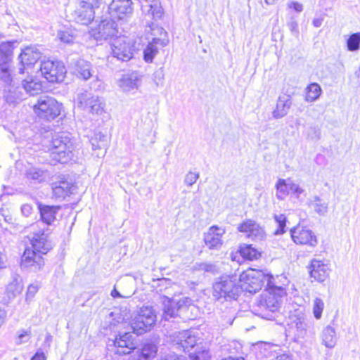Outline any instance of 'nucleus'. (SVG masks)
I'll list each match as a JSON object with an SVG mask.
<instances>
[{
	"label": "nucleus",
	"mask_w": 360,
	"mask_h": 360,
	"mask_svg": "<svg viewBox=\"0 0 360 360\" xmlns=\"http://www.w3.org/2000/svg\"><path fill=\"white\" fill-rule=\"evenodd\" d=\"M76 102L77 107L83 110L94 115H101L104 112L105 103L98 96H94L89 91L79 93Z\"/></svg>",
	"instance_id": "nucleus-9"
},
{
	"label": "nucleus",
	"mask_w": 360,
	"mask_h": 360,
	"mask_svg": "<svg viewBox=\"0 0 360 360\" xmlns=\"http://www.w3.org/2000/svg\"><path fill=\"white\" fill-rule=\"evenodd\" d=\"M172 341L177 349L185 352H189L195 346L198 347V339L189 330L175 333Z\"/></svg>",
	"instance_id": "nucleus-15"
},
{
	"label": "nucleus",
	"mask_w": 360,
	"mask_h": 360,
	"mask_svg": "<svg viewBox=\"0 0 360 360\" xmlns=\"http://www.w3.org/2000/svg\"><path fill=\"white\" fill-rule=\"evenodd\" d=\"M142 11L155 20L160 19L162 15V8L159 0H146V4L142 5Z\"/></svg>",
	"instance_id": "nucleus-27"
},
{
	"label": "nucleus",
	"mask_w": 360,
	"mask_h": 360,
	"mask_svg": "<svg viewBox=\"0 0 360 360\" xmlns=\"http://www.w3.org/2000/svg\"><path fill=\"white\" fill-rule=\"evenodd\" d=\"M20 89H24L30 95L34 96L42 91V84L41 82L33 79L30 81L24 80Z\"/></svg>",
	"instance_id": "nucleus-36"
},
{
	"label": "nucleus",
	"mask_w": 360,
	"mask_h": 360,
	"mask_svg": "<svg viewBox=\"0 0 360 360\" xmlns=\"http://www.w3.org/2000/svg\"><path fill=\"white\" fill-rule=\"evenodd\" d=\"M26 176L30 180L41 182L46 179L47 173L45 170L32 167L27 169Z\"/></svg>",
	"instance_id": "nucleus-37"
},
{
	"label": "nucleus",
	"mask_w": 360,
	"mask_h": 360,
	"mask_svg": "<svg viewBox=\"0 0 360 360\" xmlns=\"http://www.w3.org/2000/svg\"><path fill=\"white\" fill-rule=\"evenodd\" d=\"M221 318V322L224 326L231 325L235 318V310L226 309V311L222 312Z\"/></svg>",
	"instance_id": "nucleus-44"
},
{
	"label": "nucleus",
	"mask_w": 360,
	"mask_h": 360,
	"mask_svg": "<svg viewBox=\"0 0 360 360\" xmlns=\"http://www.w3.org/2000/svg\"><path fill=\"white\" fill-rule=\"evenodd\" d=\"M199 178V174L195 172H189L185 176L184 183L191 186L193 185Z\"/></svg>",
	"instance_id": "nucleus-51"
},
{
	"label": "nucleus",
	"mask_w": 360,
	"mask_h": 360,
	"mask_svg": "<svg viewBox=\"0 0 360 360\" xmlns=\"http://www.w3.org/2000/svg\"><path fill=\"white\" fill-rule=\"evenodd\" d=\"M118 84L124 91H130L139 88L141 79L136 73L124 75L120 79Z\"/></svg>",
	"instance_id": "nucleus-26"
},
{
	"label": "nucleus",
	"mask_w": 360,
	"mask_h": 360,
	"mask_svg": "<svg viewBox=\"0 0 360 360\" xmlns=\"http://www.w3.org/2000/svg\"><path fill=\"white\" fill-rule=\"evenodd\" d=\"M41 56V52L36 46H26L22 49L20 54L18 56L20 63L22 65L19 68L20 73H24L25 68L34 65Z\"/></svg>",
	"instance_id": "nucleus-18"
},
{
	"label": "nucleus",
	"mask_w": 360,
	"mask_h": 360,
	"mask_svg": "<svg viewBox=\"0 0 360 360\" xmlns=\"http://www.w3.org/2000/svg\"><path fill=\"white\" fill-rule=\"evenodd\" d=\"M170 283V281L166 278L159 280V285H167Z\"/></svg>",
	"instance_id": "nucleus-63"
},
{
	"label": "nucleus",
	"mask_w": 360,
	"mask_h": 360,
	"mask_svg": "<svg viewBox=\"0 0 360 360\" xmlns=\"http://www.w3.org/2000/svg\"><path fill=\"white\" fill-rule=\"evenodd\" d=\"M158 360H186L185 358L182 356H179L176 354H169L165 356L161 357Z\"/></svg>",
	"instance_id": "nucleus-57"
},
{
	"label": "nucleus",
	"mask_w": 360,
	"mask_h": 360,
	"mask_svg": "<svg viewBox=\"0 0 360 360\" xmlns=\"http://www.w3.org/2000/svg\"><path fill=\"white\" fill-rule=\"evenodd\" d=\"M277 278L264 274L262 271L249 269L243 272L240 276V281L243 282L241 288L250 293H255L262 286L267 288L276 281Z\"/></svg>",
	"instance_id": "nucleus-3"
},
{
	"label": "nucleus",
	"mask_w": 360,
	"mask_h": 360,
	"mask_svg": "<svg viewBox=\"0 0 360 360\" xmlns=\"http://www.w3.org/2000/svg\"><path fill=\"white\" fill-rule=\"evenodd\" d=\"M293 242L297 245H307L314 248L318 244L315 233L305 226L297 225L290 231Z\"/></svg>",
	"instance_id": "nucleus-12"
},
{
	"label": "nucleus",
	"mask_w": 360,
	"mask_h": 360,
	"mask_svg": "<svg viewBox=\"0 0 360 360\" xmlns=\"http://www.w3.org/2000/svg\"><path fill=\"white\" fill-rule=\"evenodd\" d=\"M57 37L63 43L72 44L75 40V37L69 31L60 30L57 34Z\"/></svg>",
	"instance_id": "nucleus-47"
},
{
	"label": "nucleus",
	"mask_w": 360,
	"mask_h": 360,
	"mask_svg": "<svg viewBox=\"0 0 360 360\" xmlns=\"http://www.w3.org/2000/svg\"><path fill=\"white\" fill-rule=\"evenodd\" d=\"M6 317V311L0 307V327L4 323Z\"/></svg>",
	"instance_id": "nucleus-60"
},
{
	"label": "nucleus",
	"mask_w": 360,
	"mask_h": 360,
	"mask_svg": "<svg viewBox=\"0 0 360 360\" xmlns=\"http://www.w3.org/2000/svg\"><path fill=\"white\" fill-rule=\"evenodd\" d=\"M156 321V315L152 307H143L131 321L129 326L133 333L142 335L150 330Z\"/></svg>",
	"instance_id": "nucleus-5"
},
{
	"label": "nucleus",
	"mask_w": 360,
	"mask_h": 360,
	"mask_svg": "<svg viewBox=\"0 0 360 360\" xmlns=\"http://www.w3.org/2000/svg\"><path fill=\"white\" fill-rule=\"evenodd\" d=\"M33 212V207L30 204H24L21 206V213L22 215L28 217Z\"/></svg>",
	"instance_id": "nucleus-55"
},
{
	"label": "nucleus",
	"mask_w": 360,
	"mask_h": 360,
	"mask_svg": "<svg viewBox=\"0 0 360 360\" xmlns=\"http://www.w3.org/2000/svg\"><path fill=\"white\" fill-rule=\"evenodd\" d=\"M146 31L151 36V42L158 44L161 47H165L168 44L167 34L162 27L153 22L148 26V30Z\"/></svg>",
	"instance_id": "nucleus-21"
},
{
	"label": "nucleus",
	"mask_w": 360,
	"mask_h": 360,
	"mask_svg": "<svg viewBox=\"0 0 360 360\" xmlns=\"http://www.w3.org/2000/svg\"><path fill=\"white\" fill-rule=\"evenodd\" d=\"M196 269L203 271L205 272H214L215 270V265L210 263H199L195 266Z\"/></svg>",
	"instance_id": "nucleus-53"
},
{
	"label": "nucleus",
	"mask_w": 360,
	"mask_h": 360,
	"mask_svg": "<svg viewBox=\"0 0 360 360\" xmlns=\"http://www.w3.org/2000/svg\"><path fill=\"white\" fill-rule=\"evenodd\" d=\"M60 208V206L50 205L39 207L42 221L46 224H51L55 221L56 214Z\"/></svg>",
	"instance_id": "nucleus-32"
},
{
	"label": "nucleus",
	"mask_w": 360,
	"mask_h": 360,
	"mask_svg": "<svg viewBox=\"0 0 360 360\" xmlns=\"http://www.w3.org/2000/svg\"><path fill=\"white\" fill-rule=\"evenodd\" d=\"M30 336V330H22V332L18 335V344H22L28 342Z\"/></svg>",
	"instance_id": "nucleus-54"
},
{
	"label": "nucleus",
	"mask_w": 360,
	"mask_h": 360,
	"mask_svg": "<svg viewBox=\"0 0 360 360\" xmlns=\"http://www.w3.org/2000/svg\"><path fill=\"white\" fill-rule=\"evenodd\" d=\"M347 48L349 51H357L360 49V32L351 34L347 40Z\"/></svg>",
	"instance_id": "nucleus-40"
},
{
	"label": "nucleus",
	"mask_w": 360,
	"mask_h": 360,
	"mask_svg": "<svg viewBox=\"0 0 360 360\" xmlns=\"http://www.w3.org/2000/svg\"><path fill=\"white\" fill-rule=\"evenodd\" d=\"M52 190L55 198L64 199L66 196L72 193L74 186L71 182L61 179L52 184Z\"/></svg>",
	"instance_id": "nucleus-24"
},
{
	"label": "nucleus",
	"mask_w": 360,
	"mask_h": 360,
	"mask_svg": "<svg viewBox=\"0 0 360 360\" xmlns=\"http://www.w3.org/2000/svg\"><path fill=\"white\" fill-rule=\"evenodd\" d=\"M9 65H0V79L6 84H11L12 79L11 77Z\"/></svg>",
	"instance_id": "nucleus-49"
},
{
	"label": "nucleus",
	"mask_w": 360,
	"mask_h": 360,
	"mask_svg": "<svg viewBox=\"0 0 360 360\" xmlns=\"http://www.w3.org/2000/svg\"><path fill=\"white\" fill-rule=\"evenodd\" d=\"M22 289V279L19 276L13 277L6 286V295L8 300H11L20 295Z\"/></svg>",
	"instance_id": "nucleus-31"
},
{
	"label": "nucleus",
	"mask_w": 360,
	"mask_h": 360,
	"mask_svg": "<svg viewBox=\"0 0 360 360\" xmlns=\"http://www.w3.org/2000/svg\"><path fill=\"white\" fill-rule=\"evenodd\" d=\"M133 11L131 0H112L108 6V13L114 19H122Z\"/></svg>",
	"instance_id": "nucleus-16"
},
{
	"label": "nucleus",
	"mask_w": 360,
	"mask_h": 360,
	"mask_svg": "<svg viewBox=\"0 0 360 360\" xmlns=\"http://www.w3.org/2000/svg\"><path fill=\"white\" fill-rule=\"evenodd\" d=\"M17 41H6L0 44V65H8L11 60L14 44Z\"/></svg>",
	"instance_id": "nucleus-28"
},
{
	"label": "nucleus",
	"mask_w": 360,
	"mask_h": 360,
	"mask_svg": "<svg viewBox=\"0 0 360 360\" xmlns=\"http://www.w3.org/2000/svg\"><path fill=\"white\" fill-rule=\"evenodd\" d=\"M290 183V179H278L276 184V188L277 190L276 197L278 199L283 200L290 193L289 186Z\"/></svg>",
	"instance_id": "nucleus-35"
},
{
	"label": "nucleus",
	"mask_w": 360,
	"mask_h": 360,
	"mask_svg": "<svg viewBox=\"0 0 360 360\" xmlns=\"http://www.w3.org/2000/svg\"><path fill=\"white\" fill-rule=\"evenodd\" d=\"M290 328L294 335L295 341L304 338L307 333L308 324L303 313L290 317Z\"/></svg>",
	"instance_id": "nucleus-19"
},
{
	"label": "nucleus",
	"mask_w": 360,
	"mask_h": 360,
	"mask_svg": "<svg viewBox=\"0 0 360 360\" xmlns=\"http://www.w3.org/2000/svg\"><path fill=\"white\" fill-rule=\"evenodd\" d=\"M292 105V99L289 95L283 94L277 100L276 107L272 112V116L275 119L285 117Z\"/></svg>",
	"instance_id": "nucleus-22"
},
{
	"label": "nucleus",
	"mask_w": 360,
	"mask_h": 360,
	"mask_svg": "<svg viewBox=\"0 0 360 360\" xmlns=\"http://www.w3.org/2000/svg\"><path fill=\"white\" fill-rule=\"evenodd\" d=\"M176 305L180 310L183 308L187 307L192 304V300L188 297H182L179 299H174Z\"/></svg>",
	"instance_id": "nucleus-50"
},
{
	"label": "nucleus",
	"mask_w": 360,
	"mask_h": 360,
	"mask_svg": "<svg viewBox=\"0 0 360 360\" xmlns=\"http://www.w3.org/2000/svg\"><path fill=\"white\" fill-rule=\"evenodd\" d=\"M74 145L65 134L58 135L51 141V156L58 162L66 163L72 158Z\"/></svg>",
	"instance_id": "nucleus-4"
},
{
	"label": "nucleus",
	"mask_w": 360,
	"mask_h": 360,
	"mask_svg": "<svg viewBox=\"0 0 360 360\" xmlns=\"http://www.w3.org/2000/svg\"><path fill=\"white\" fill-rule=\"evenodd\" d=\"M60 110L59 103L55 98L47 96H40L33 105L36 115L49 121L57 117L60 114Z\"/></svg>",
	"instance_id": "nucleus-7"
},
{
	"label": "nucleus",
	"mask_w": 360,
	"mask_h": 360,
	"mask_svg": "<svg viewBox=\"0 0 360 360\" xmlns=\"http://www.w3.org/2000/svg\"><path fill=\"white\" fill-rule=\"evenodd\" d=\"M117 33V24L112 18H106L92 30V35L96 40H107Z\"/></svg>",
	"instance_id": "nucleus-13"
},
{
	"label": "nucleus",
	"mask_w": 360,
	"mask_h": 360,
	"mask_svg": "<svg viewBox=\"0 0 360 360\" xmlns=\"http://www.w3.org/2000/svg\"><path fill=\"white\" fill-rule=\"evenodd\" d=\"M191 360H210L211 358L210 352L206 349L199 350L195 353H190Z\"/></svg>",
	"instance_id": "nucleus-46"
},
{
	"label": "nucleus",
	"mask_w": 360,
	"mask_h": 360,
	"mask_svg": "<svg viewBox=\"0 0 360 360\" xmlns=\"http://www.w3.org/2000/svg\"><path fill=\"white\" fill-rule=\"evenodd\" d=\"M90 143L93 150H98L94 155L98 158L104 157L106 153V147L108 145L107 136L101 133H95L91 137Z\"/></svg>",
	"instance_id": "nucleus-25"
},
{
	"label": "nucleus",
	"mask_w": 360,
	"mask_h": 360,
	"mask_svg": "<svg viewBox=\"0 0 360 360\" xmlns=\"http://www.w3.org/2000/svg\"><path fill=\"white\" fill-rule=\"evenodd\" d=\"M321 342L327 348H333L337 342L335 329L331 326L325 327L321 334Z\"/></svg>",
	"instance_id": "nucleus-29"
},
{
	"label": "nucleus",
	"mask_w": 360,
	"mask_h": 360,
	"mask_svg": "<svg viewBox=\"0 0 360 360\" xmlns=\"http://www.w3.org/2000/svg\"><path fill=\"white\" fill-rule=\"evenodd\" d=\"M101 4L102 0H79L72 18L76 22L87 25L95 18V9Z\"/></svg>",
	"instance_id": "nucleus-6"
},
{
	"label": "nucleus",
	"mask_w": 360,
	"mask_h": 360,
	"mask_svg": "<svg viewBox=\"0 0 360 360\" xmlns=\"http://www.w3.org/2000/svg\"><path fill=\"white\" fill-rule=\"evenodd\" d=\"M240 253L243 257L250 260L257 259L258 255V252L251 245L241 248Z\"/></svg>",
	"instance_id": "nucleus-45"
},
{
	"label": "nucleus",
	"mask_w": 360,
	"mask_h": 360,
	"mask_svg": "<svg viewBox=\"0 0 360 360\" xmlns=\"http://www.w3.org/2000/svg\"><path fill=\"white\" fill-rule=\"evenodd\" d=\"M33 232L27 236L32 248H26L22 257L21 266L25 268L32 267L34 271L39 270L44 266L42 255L46 254L52 248L48 239V235L43 230H37L36 225L32 226Z\"/></svg>",
	"instance_id": "nucleus-1"
},
{
	"label": "nucleus",
	"mask_w": 360,
	"mask_h": 360,
	"mask_svg": "<svg viewBox=\"0 0 360 360\" xmlns=\"http://www.w3.org/2000/svg\"><path fill=\"white\" fill-rule=\"evenodd\" d=\"M324 307V302L321 298L316 297L314 300L312 311L316 319L319 320L321 318Z\"/></svg>",
	"instance_id": "nucleus-42"
},
{
	"label": "nucleus",
	"mask_w": 360,
	"mask_h": 360,
	"mask_svg": "<svg viewBox=\"0 0 360 360\" xmlns=\"http://www.w3.org/2000/svg\"><path fill=\"white\" fill-rule=\"evenodd\" d=\"M247 237L257 242L262 241L265 238V232L264 229L255 222L254 229L250 233L247 235Z\"/></svg>",
	"instance_id": "nucleus-41"
},
{
	"label": "nucleus",
	"mask_w": 360,
	"mask_h": 360,
	"mask_svg": "<svg viewBox=\"0 0 360 360\" xmlns=\"http://www.w3.org/2000/svg\"><path fill=\"white\" fill-rule=\"evenodd\" d=\"M41 75L49 82H61L63 81L66 68L61 61L45 60L42 61L40 66Z\"/></svg>",
	"instance_id": "nucleus-10"
},
{
	"label": "nucleus",
	"mask_w": 360,
	"mask_h": 360,
	"mask_svg": "<svg viewBox=\"0 0 360 360\" xmlns=\"http://www.w3.org/2000/svg\"><path fill=\"white\" fill-rule=\"evenodd\" d=\"M158 44L149 41L146 48L143 51V59L147 63H152L153 58L158 53L159 51Z\"/></svg>",
	"instance_id": "nucleus-39"
},
{
	"label": "nucleus",
	"mask_w": 360,
	"mask_h": 360,
	"mask_svg": "<svg viewBox=\"0 0 360 360\" xmlns=\"http://www.w3.org/2000/svg\"><path fill=\"white\" fill-rule=\"evenodd\" d=\"M37 286L34 285H30L27 289V294L33 296L37 292Z\"/></svg>",
	"instance_id": "nucleus-59"
},
{
	"label": "nucleus",
	"mask_w": 360,
	"mask_h": 360,
	"mask_svg": "<svg viewBox=\"0 0 360 360\" xmlns=\"http://www.w3.org/2000/svg\"><path fill=\"white\" fill-rule=\"evenodd\" d=\"M308 205L319 216H326L328 212V202L318 195H314L310 199Z\"/></svg>",
	"instance_id": "nucleus-30"
},
{
	"label": "nucleus",
	"mask_w": 360,
	"mask_h": 360,
	"mask_svg": "<svg viewBox=\"0 0 360 360\" xmlns=\"http://www.w3.org/2000/svg\"><path fill=\"white\" fill-rule=\"evenodd\" d=\"M289 186L290 193L293 194L296 198H299L300 195L304 192V190L302 188H301L298 184L294 183L292 180Z\"/></svg>",
	"instance_id": "nucleus-52"
},
{
	"label": "nucleus",
	"mask_w": 360,
	"mask_h": 360,
	"mask_svg": "<svg viewBox=\"0 0 360 360\" xmlns=\"http://www.w3.org/2000/svg\"><path fill=\"white\" fill-rule=\"evenodd\" d=\"M225 229L217 226H211L204 234L205 245L210 250H219L223 245L222 236Z\"/></svg>",
	"instance_id": "nucleus-17"
},
{
	"label": "nucleus",
	"mask_w": 360,
	"mask_h": 360,
	"mask_svg": "<svg viewBox=\"0 0 360 360\" xmlns=\"http://www.w3.org/2000/svg\"><path fill=\"white\" fill-rule=\"evenodd\" d=\"M76 72L78 77L86 80L92 76L90 63L79 60L77 63Z\"/></svg>",
	"instance_id": "nucleus-33"
},
{
	"label": "nucleus",
	"mask_w": 360,
	"mask_h": 360,
	"mask_svg": "<svg viewBox=\"0 0 360 360\" xmlns=\"http://www.w3.org/2000/svg\"><path fill=\"white\" fill-rule=\"evenodd\" d=\"M212 295L217 300H236L240 292V287L236 281L229 276H222L212 286Z\"/></svg>",
	"instance_id": "nucleus-8"
},
{
	"label": "nucleus",
	"mask_w": 360,
	"mask_h": 360,
	"mask_svg": "<svg viewBox=\"0 0 360 360\" xmlns=\"http://www.w3.org/2000/svg\"><path fill=\"white\" fill-rule=\"evenodd\" d=\"M285 295L283 287L278 285L276 281L268 287L260 297L257 304V314L263 319L271 320L281 306V298Z\"/></svg>",
	"instance_id": "nucleus-2"
},
{
	"label": "nucleus",
	"mask_w": 360,
	"mask_h": 360,
	"mask_svg": "<svg viewBox=\"0 0 360 360\" xmlns=\"http://www.w3.org/2000/svg\"><path fill=\"white\" fill-rule=\"evenodd\" d=\"M115 352L120 355L129 354L136 347L134 338L129 332L119 333L113 342Z\"/></svg>",
	"instance_id": "nucleus-14"
},
{
	"label": "nucleus",
	"mask_w": 360,
	"mask_h": 360,
	"mask_svg": "<svg viewBox=\"0 0 360 360\" xmlns=\"http://www.w3.org/2000/svg\"><path fill=\"white\" fill-rule=\"evenodd\" d=\"M255 221L248 219L238 225V230L240 232L246 233L247 235L250 233L255 227Z\"/></svg>",
	"instance_id": "nucleus-48"
},
{
	"label": "nucleus",
	"mask_w": 360,
	"mask_h": 360,
	"mask_svg": "<svg viewBox=\"0 0 360 360\" xmlns=\"http://www.w3.org/2000/svg\"><path fill=\"white\" fill-rule=\"evenodd\" d=\"M112 53L122 61H128L133 56V45L131 40L124 36L113 39L111 44Z\"/></svg>",
	"instance_id": "nucleus-11"
},
{
	"label": "nucleus",
	"mask_w": 360,
	"mask_h": 360,
	"mask_svg": "<svg viewBox=\"0 0 360 360\" xmlns=\"http://www.w3.org/2000/svg\"><path fill=\"white\" fill-rule=\"evenodd\" d=\"M321 94V88L317 83H311L307 87L305 101L314 102L316 101Z\"/></svg>",
	"instance_id": "nucleus-38"
},
{
	"label": "nucleus",
	"mask_w": 360,
	"mask_h": 360,
	"mask_svg": "<svg viewBox=\"0 0 360 360\" xmlns=\"http://www.w3.org/2000/svg\"><path fill=\"white\" fill-rule=\"evenodd\" d=\"M155 79H158V82L155 81L157 85H158L159 83H162V79H163V74H162V71L156 72L155 73Z\"/></svg>",
	"instance_id": "nucleus-61"
},
{
	"label": "nucleus",
	"mask_w": 360,
	"mask_h": 360,
	"mask_svg": "<svg viewBox=\"0 0 360 360\" xmlns=\"http://www.w3.org/2000/svg\"><path fill=\"white\" fill-rule=\"evenodd\" d=\"M309 269L311 277L319 282L324 281L328 277L330 271L328 264L315 259L311 260Z\"/></svg>",
	"instance_id": "nucleus-20"
},
{
	"label": "nucleus",
	"mask_w": 360,
	"mask_h": 360,
	"mask_svg": "<svg viewBox=\"0 0 360 360\" xmlns=\"http://www.w3.org/2000/svg\"><path fill=\"white\" fill-rule=\"evenodd\" d=\"M31 360H46V356L43 352H37Z\"/></svg>",
	"instance_id": "nucleus-58"
},
{
	"label": "nucleus",
	"mask_w": 360,
	"mask_h": 360,
	"mask_svg": "<svg viewBox=\"0 0 360 360\" xmlns=\"http://www.w3.org/2000/svg\"><path fill=\"white\" fill-rule=\"evenodd\" d=\"M6 257L0 252V269H4L6 266Z\"/></svg>",
	"instance_id": "nucleus-62"
},
{
	"label": "nucleus",
	"mask_w": 360,
	"mask_h": 360,
	"mask_svg": "<svg viewBox=\"0 0 360 360\" xmlns=\"http://www.w3.org/2000/svg\"><path fill=\"white\" fill-rule=\"evenodd\" d=\"M289 8H293L297 12H302L303 10V5L297 1H292L288 4Z\"/></svg>",
	"instance_id": "nucleus-56"
},
{
	"label": "nucleus",
	"mask_w": 360,
	"mask_h": 360,
	"mask_svg": "<svg viewBox=\"0 0 360 360\" xmlns=\"http://www.w3.org/2000/svg\"><path fill=\"white\" fill-rule=\"evenodd\" d=\"M111 295L113 297H122V296L120 295V293L115 288H114L112 290Z\"/></svg>",
	"instance_id": "nucleus-64"
},
{
	"label": "nucleus",
	"mask_w": 360,
	"mask_h": 360,
	"mask_svg": "<svg viewBox=\"0 0 360 360\" xmlns=\"http://www.w3.org/2000/svg\"><path fill=\"white\" fill-rule=\"evenodd\" d=\"M274 219L278 224V229L274 231V235H281L285 232L286 217L283 214H275Z\"/></svg>",
	"instance_id": "nucleus-43"
},
{
	"label": "nucleus",
	"mask_w": 360,
	"mask_h": 360,
	"mask_svg": "<svg viewBox=\"0 0 360 360\" xmlns=\"http://www.w3.org/2000/svg\"><path fill=\"white\" fill-rule=\"evenodd\" d=\"M178 309L176 305L174 298L170 300L168 297H166V300L164 302V313L163 317L165 320H169L170 318L175 317L178 314Z\"/></svg>",
	"instance_id": "nucleus-34"
},
{
	"label": "nucleus",
	"mask_w": 360,
	"mask_h": 360,
	"mask_svg": "<svg viewBox=\"0 0 360 360\" xmlns=\"http://www.w3.org/2000/svg\"><path fill=\"white\" fill-rule=\"evenodd\" d=\"M158 347L151 342L143 343L141 349L136 351V354L131 356V360H151L157 354Z\"/></svg>",
	"instance_id": "nucleus-23"
}]
</instances>
